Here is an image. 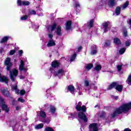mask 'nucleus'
<instances>
[{"label":"nucleus","mask_w":131,"mask_h":131,"mask_svg":"<svg viewBox=\"0 0 131 131\" xmlns=\"http://www.w3.org/2000/svg\"><path fill=\"white\" fill-rule=\"evenodd\" d=\"M131 109V102H128L127 103H125L122 105L120 107L117 108L115 110V111L111 114V117L112 118L115 117L116 115L118 114H120L122 113V112H124L126 113V112H128L129 110Z\"/></svg>","instance_id":"f257e3e1"},{"label":"nucleus","mask_w":131,"mask_h":131,"mask_svg":"<svg viewBox=\"0 0 131 131\" xmlns=\"http://www.w3.org/2000/svg\"><path fill=\"white\" fill-rule=\"evenodd\" d=\"M59 63L58 61H53L51 63V66L52 68L50 69V71L51 73L54 74L55 76H58V77H61V76H63L64 74V71L63 69H60L57 71L55 70V68L59 67Z\"/></svg>","instance_id":"f03ea898"},{"label":"nucleus","mask_w":131,"mask_h":131,"mask_svg":"<svg viewBox=\"0 0 131 131\" xmlns=\"http://www.w3.org/2000/svg\"><path fill=\"white\" fill-rule=\"evenodd\" d=\"M115 0H101L97 3V7L99 9H101L103 6H105V5L108 4V6H114L115 4Z\"/></svg>","instance_id":"7ed1b4c3"},{"label":"nucleus","mask_w":131,"mask_h":131,"mask_svg":"<svg viewBox=\"0 0 131 131\" xmlns=\"http://www.w3.org/2000/svg\"><path fill=\"white\" fill-rule=\"evenodd\" d=\"M57 27V24H53L52 25L49 26L48 27V36L50 38V39H52L53 38V31H54L56 28Z\"/></svg>","instance_id":"20e7f679"},{"label":"nucleus","mask_w":131,"mask_h":131,"mask_svg":"<svg viewBox=\"0 0 131 131\" xmlns=\"http://www.w3.org/2000/svg\"><path fill=\"white\" fill-rule=\"evenodd\" d=\"M18 70L16 69H13L10 71V77L12 81H15V80H16V77H17V75H18Z\"/></svg>","instance_id":"39448f33"},{"label":"nucleus","mask_w":131,"mask_h":131,"mask_svg":"<svg viewBox=\"0 0 131 131\" xmlns=\"http://www.w3.org/2000/svg\"><path fill=\"white\" fill-rule=\"evenodd\" d=\"M113 88H116V90L118 92H122V89H123V86L121 85H119L117 83H112L110 86L107 88V90H111L113 89Z\"/></svg>","instance_id":"423d86ee"},{"label":"nucleus","mask_w":131,"mask_h":131,"mask_svg":"<svg viewBox=\"0 0 131 131\" xmlns=\"http://www.w3.org/2000/svg\"><path fill=\"white\" fill-rule=\"evenodd\" d=\"M0 106L2 107V108L4 111H5V112H9V107H8V105L6 104L5 103V101H4V98H2L0 96Z\"/></svg>","instance_id":"0eeeda50"},{"label":"nucleus","mask_w":131,"mask_h":131,"mask_svg":"<svg viewBox=\"0 0 131 131\" xmlns=\"http://www.w3.org/2000/svg\"><path fill=\"white\" fill-rule=\"evenodd\" d=\"M81 105H82V103H81V102H79L78 103V104L76 106V109L77 111H82V112H85V111H86L85 106L83 105L81 107Z\"/></svg>","instance_id":"6e6552de"},{"label":"nucleus","mask_w":131,"mask_h":131,"mask_svg":"<svg viewBox=\"0 0 131 131\" xmlns=\"http://www.w3.org/2000/svg\"><path fill=\"white\" fill-rule=\"evenodd\" d=\"M109 24V21L105 22L102 24L101 29L103 32V33H105L109 31V27H108Z\"/></svg>","instance_id":"1a4fd4ad"},{"label":"nucleus","mask_w":131,"mask_h":131,"mask_svg":"<svg viewBox=\"0 0 131 131\" xmlns=\"http://www.w3.org/2000/svg\"><path fill=\"white\" fill-rule=\"evenodd\" d=\"M17 85L15 86H12V89L14 91H15L16 94H17V95H19V94L20 95V96H23L26 93L25 91L24 90H22L20 91V92L17 89Z\"/></svg>","instance_id":"9d476101"},{"label":"nucleus","mask_w":131,"mask_h":131,"mask_svg":"<svg viewBox=\"0 0 131 131\" xmlns=\"http://www.w3.org/2000/svg\"><path fill=\"white\" fill-rule=\"evenodd\" d=\"M5 64L6 66H7V70H10V68L12 66V63L11 62V58L10 57H8L6 59L5 61Z\"/></svg>","instance_id":"9b49d317"},{"label":"nucleus","mask_w":131,"mask_h":131,"mask_svg":"<svg viewBox=\"0 0 131 131\" xmlns=\"http://www.w3.org/2000/svg\"><path fill=\"white\" fill-rule=\"evenodd\" d=\"M78 116L81 120H83L84 122H88V118L83 113H79Z\"/></svg>","instance_id":"f8f14e48"},{"label":"nucleus","mask_w":131,"mask_h":131,"mask_svg":"<svg viewBox=\"0 0 131 131\" xmlns=\"http://www.w3.org/2000/svg\"><path fill=\"white\" fill-rule=\"evenodd\" d=\"M17 4L18 6H29L30 2L29 1H22L21 0H17Z\"/></svg>","instance_id":"ddd939ff"},{"label":"nucleus","mask_w":131,"mask_h":131,"mask_svg":"<svg viewBox=\"0 0 131 131\" xmlns=\"http://www.w3.org/2000/svg\"><path fill=\"white\" fill-rule=\"evenodd\" d=\"M90 131H98V124L97 123H92L89 126Z\"/></svg>","instance_id":"4468645a"},{"label":"nucleus","mask_w":131,"mask_h":131,"mask_svg":"<svg viewBox=\"0 0 131 131\" xmlns=\"http://www.w3.org/2000/svg\"><path fill=\"white\" fill-rule=\"evenodd\" d=\"M56 46V41L53 39H50L47 43V47L49 48L51 47H54Z\"/></svg>","instance_id":"2eb2a0df"},{"label":"nucleus","mask_w":131,"mask_h":131,"mask_svg":"<svg viewBox=\"0 0 131 131\" xmlns=\"http://www.w3.org/2000/svg\"><path fill=\"white\" fill-rule=\"evenodd\" d=\"M19 69L20 71H24L25 72L27 71V69L24 67V61H23L22 60H20V64L19 67Z\"/></svg>","instance_id":"dca6fc26"},{"label":"nucleus","mask_w":131,"mask_h":131,"mask_svg":"<svg viewBox=\"0 0 131 131\" xmlns=\"http://www.w3.org/2000/svg\"><path fill=\"white\" fill-rule=\"evenodd\" d=\"M0 81L1 82L8 83V82H9V80L7 77L5 76H2V74L0 73Z\"/></svg>","instance_id":"f3484780"},{"label":"nucleus","mask_w":131,"mask_h":131,"mask_svg":"<svg viewBox=\"0 0 131 131\" xmlns=\"http://www.w3.org/2000/svg\"><path fill=\"white\" fill-rule=\"evenodd\" d=\"M71 21L69 20L66 22L65 24V26H66V30H70L71 29L72 26H71Z\"/></svg>","instance_id":"a211bd4d"},{"label":"nucleus","mask_w":131,"mask_h":131,"mask_svg":"<svg viewBox=\"0 0 131 131\" xmlns=\"http://www.w3.org/2000/svg\"><path fill=\"white\" fill-rule=\"evenodd\" d=\"M39 120L40 121L41 119H43L47 117V114H46V112L43 111H41L39 114Z\"/></svg>","instance_id":"6ab92c4d"},{"label":"nucleus","mask_w":131,"mask_h":131,"mask_svg":"<svg viewBox=\"0 0 131 131\" xmlns=\"http://www.w3.org/2000/svg\"><path fill=\"white\" fill-rule=\"evenodd\" d=\"M9 38H10L9 36L3 37L0 41L1 43H3L4 42H7Z\"/></svg>","instance_id":"aec40b11"},{"label":"nucleus","mask_w":131,"mask_h":131,"mask_svg":"<svg viewBox=\"0 0 131 131\" xmlns=\"http://www.w3.org/2000/svg\"><path fill=\"white\" fill-rule=\"evenodd\" d=\"M61 26H57V27L56 28V33L57 34V35H62V33H61Z\"/></svg>","instance_id":"412c9836"},{"label":"nucleus","mask_w":131,"mask_h":131,"mask_svg":"<svg viewBox=\"0 0 131 131\" xmlns=\"http://www.w3.org/2000/svg\"><path fill=\"white\" fill-rule=\"evenodd\" d=\"M75 58H76V54H74L71 56L69 59H68V62H73V61L75 60Z\"/></svg>","instance_id":"4be33fe9"},{"label":"nucleus","mask_w":131,"mask_h":131,"mask_svg":"<svg viewBox=\"0 0 131 131\" xmlns=\"http://www.w3.org/2000/svg\"><path fill=\"white\" fill-rule=\"evenodd\" d=\"M43 127V123H40L35 126V129H40Z\"/></svg>","instance_id":"5701e85b"},{"label":"nucleus","mask_w":131,"mask_h":131,"mask_svg":"<svg viewBox=\"0 0 131 131\" xmlns=\"http://www.w3.org/2000/svg\"><path fill=\"white\" fill-rule=\"evenodd\" d=\"M93 64L92 63L87 64L85 67V70L87 71H89V70H90V69H92V68H93Z\"/></svg>","instance_id":"b1692460"},{"label":"nucleus","mask_w":131,"mask_h":131,"mask_svg":"<svg viewBox=\"0 0 131 131\" xmlns=\"http://www.w3.org/2000/svg\"><path fill=\"white\" fill-rule=\"evenodd\" d=\"M114 42L115 45H117V46L120 45V40L118 38H115L114 39Z\"/></svg>","instance_id":"393cba45"},{"label":"nucleus","mask_w":131,"mask_h":131,"mask_svg":"<svg viewBox=\"0 0 131 131\" xmlns=\"http://www.w3.org/2000/svg\"><path fill=\"white\" fill-rule=\"evenodd\" d=\"M40 121L41 122H44V123H49L50 122V121H51V119H50L49 118L46 119V118H45L44 119H41L40 120Z\"/></svg>","instance_id":"a878e982"},{"label":"nucleus","mask_w":131,"mask_h":131,"mask_svg":"<svg viewBox=\"0 0 131 131\" xmlns=\"http://www.w3.org/2000/svg\"><path fill=\"white\" fill-rule=\"evenodd\" d=\"M68 90L71 92L72 94H74V86L73 85H70L68 86Z\"/></svg>","instance_id":"bb28decb"},{"label":"nucleus","mask_w":131,"mask_h":131,"mask_svg":"<svg viewBox=\"0 0 131 131\" xmlns=\"http://www.w3.org/2000/svg\"><path fill=\"white\" fill-rule=\"evenodd\" d=\"M94 69L96 71H100V70L102 69V66H101V64H97L95 66Z\"/></svg>","instance_id":"cd10ccee"},{"label":"nucleus","mask_w":131,"mask_h":131,"mask_svg":"<svg viewBox=\"0 0 131 131\" xmlns=\"http://www.w3.org/2000/svg\"><path fill=\"white\" fill-rule=\"evenodd\" d=\"M50 112L52 114H54L56 112V107L54 106H50Z\"/></svg>","instance_id":"c85d7f7f"},{"label":"nucleus","mask_w":131,"mask_h":131,"mask_svg":"<svg viewBox=\"0 0 131 131\" xmlns=\"http://www.w3.org/2000/svg\"><path fill=\"white\" fill-rule=\"evenodd\" d=\"M87 25L88 27L92 28L93 25H94V19H91L88 24Z\"/></svg>","instance_id":"c756f323"},{"label":"nucleus","mask_w":131,"mask_h":131,"mask_svg":"<svg viewBox=\"0 0 131 131\" xmlns=\"http://www.w3.org/2000/svg\"><path fill=\"white\" fill-rule=\"evenodd\" d=\"M2 93L4 96H8V95H9V91L8 90H2Z\"/></svg>","instance_id":"7c9ffc66"},{"label":"nucleus","mask_w":131,"mask_h":131,"mask_svg":"<svg viewBox=\"0 0 131 131\" xmlns=\"http://www.w3.org/2000/svg\"><path fill=\"white\" fill-rule=\"evenodd\" d=\"M116 14L117 16H118V15H119V14H120V8L119 7H117L116 9Z\"/></svg>","instance_id":"2f4dec72"},{"label":"nucleus","mask_w":131,"mask_h":131,"mask_svg":"<svg viewBox=\"0 0 131 131\" xmlns=\"http://www.w3.org/2000/svg\"><path fill=\"white\" fill-rule=\"evenodd\" d=\"M125 48H122L119 51V53L120 55H122L123 54H124V52H125Z\"/></svg>","instance_id":"473e14b6"},{"label":"nucleus","mask_w":131,"mask_h":131,"mask_svg":"<svg viewBox=\"0 0 131 131\" xmlns=\"http://www.w3.org/2000/svg\"><path fill=\"white\" fill-rule=\"evenodd\" d=\"M95 49L92 50L91 52V54L92 55H96V54H97V48L96 47V46H94Z\"/></svg>","instance_id":"72a5a7b5"},{"label":"nucleus","mask_w":131,"mask_h":131,"mask_svg":"<svg viewBox=\"0 0 131 131\" xmlns=\"http://www.w3.org/2000/svg\"><path fill=\"white\" fill-rule=\"evenodd\" d=\"M36 14V12L35 11L32 10H29V15H35Z\"/></svg>","instance_id":"f704fd0d"},{"label":"nucleus","mask_w":131,"mask_h":131,"mask_svg":"<svg viewBox=\"0 0 131 131\" xmlns=\"http://www.w3.org/2000/svg\"><path fill=\"white\" fill-rule=\"evenodd\" d=\"M28 18V16L27 15H24L20 17V20H22L23 21H25V20H27Z\"/></svg>","instance_id":"c9c22d12"},{"label":"nucleus","mask_w":131,"mask_h":131,"mask_svg":"<svg viewBox=\"0 0 131 131\" xmlns=\"http://www.w3.org/2000/svg\"><path fill=\"white\" fill-rule=\"evenodd\" d=\"M111 43V42L110 40H106L105 42V47H109Z\"/></svg>","instance_id":"e433bc0d"},{"label":"nucleus","mask_w":131,"mask_h":131,"mask_svg":"<svg viewBox=\"0 0 131 131\" xmlns=\"http://www.w3.org/2000/svg\"><path fill=\"white\" fill-rule=\"evenodd\" d=\"M129 4V3L128 2V1H126V3L123 6V9H125V8H126L127 6H128Z\"/></svg>","instance_id":"4c0bfd02"},{"label":"nucleus","mask_w":131,"mask_h":131,"mask_svg":"<svg viewBox=\"0 0 131 131\" xmlns=\"http://www.w3.org/2000/svg\"><path fill=\"white\" fill-rule=\"evenodd\" d=\"M45 131H54V129H53V128H52L50 127H47L45 128Z\"/></svg>","instance_id":"58836bf2"},{"label":"nucleus","mask_w":131,"mask_h":131,"mask_svg":"<svg viewBox=\"0 0 131 131\" xmlns=\"http://www.w3.org/2000/svg\"><path fill=\"white\" fill-rule=\"evenodd\" d=\"M18 102H21V103H24L25 102V100L23 99L22 98H19L18 99Z\"/></svg>","instance_id":"ea45409f"},{"label":"nucleus","mask_w":131,"mask_h":131,"mask_svg":"<svg viewBox=\"0 0 131 131\" xmlns=\"http://www.w3.org/2000/svg\"><path fill=\"white\" fill-rule=\"evenodd\" d=\"M84 85L85 86H89V85H90V82H89L88 80H85L84 81Z\"/></svg>","instance_id":"a19ab883"},{"label":"nucleus","mask_w":131,"mask_h":131,"mask_svg":"<svg viewBox=\"0 0 131 131\" xmlns=\"http://www.w3.org/2000/svg\"><path fill=\"white\" fill-rule=\"evenodd\" d=\"M117 68L118 71H120V70H121V68H122V65H118L117 67Z\"/></svg>","instance_id":"79ce46f5"},{"label":"nucleus","mask_w":131,"mask_h":131,"mask_svg":"<svg viewBox=\"0 0 131 131\" xmlns=\"http://www.w3.org/2000/svg\"><path fill=\"white\" fill-rule=\"evenodd\" d=\"M15 53H16V51L15 50H11V51H10V55H14L15 54Z\"/></svg>","instance_id":"37998d69"},{"label":"nucleus","mask_w":131,"mask_h":131,"mask_svg":"<svg viewBox=\"0 0 131 131\" xmlns=\"http://www.w3.org/2000/svg\"><path fill=\"white\" fill-rule=\"evenodd\" d=\"M75 7L76 8H79V7H80L79 3L78 2L75 3Z\"/></svg>","instance_id":"c03bdc74"},{"label":"nucleus","mask_w":131,"mask_h":131,"mask_svg":"<svg viewBox=\"0 0 131 131\" xmlns=\"http://www.w3.org/2000/svg\"><path fill=\"white\" fill-rule=\"evenodd\" d=\"M18 53H19V55H20V56H21L22 54H23V50H19L18 51Z\"/></svg>","instance_id":"a18cd8bd"},{"label":"nucleus","mask_w":131,"mask_h":131,"mask_svg":"<svg viewBox=\"0 0 131 131\" xmlns=\"http://www.w3.org/2000/svg\"><path fill=\"white\" fill-rule=\"evenodd\" d=\"M123 34H124V36H127V31H124Z\"/></svg>","instance_id":"49530a36"},{"label":"nucleus","mask_w":131,"mask_h":131,"mask_svg":"<svg viewBox=\"0 0 131 131\" xmlns=\"http://www.w3.org/2000/svg\"><path fill=\"white\" fill-rule=\"evenodd\" d=\"M19 78L20 79H24V78H25V77L24 76L20 75L19 76Z\"/></svg>","instance_id":"de8ad7c7"},{"label":"nucleus","mask_w":131,"mask_h":131,"mask_svg":"<svg viewBox=\"0 0 131 131\" xmlns=\"http://www.w3.org/2000/svg\"><path fill=\"white\" fill-rule=\"evenodd\" d=\"M91 86H93V88H94V89H95V90H96V89H97V86H95V84H92Z\"/></svg>","instance_id":"09e8293b"},{"label":"nucleus","mask_w":131,"mask_h":131,"mask_svg":"<svg viewBox=\"0 0 131 131\" xmlns=\"http://www.w3.org/2000/svg\"><path fill=\"white\" fill-rule=\"evenodd\" d=\"M130 45V43L129 42H126V47H128Z\"/></svg>","instance_id":"8fccbe9b"},{"label":"nucleus","mask_w":131,"mask_h":131,"mask_svg":"<svg viewBox=\"0 0 131 131\" xmlns=\"http://www.w3.org/2000/svg\"><path fill=\"white\" fill-rule=\"evenodd\" d=\"M81 49H82L81 47H79V48H78V52H80V51L81 50Z\"/></svg>","instance_id":"3c124183"},{"label":"nucleus","mask_w":131,"mask_h":131,"mask_svg":"<svg viewBox=\"0 0 131 131\" xmlns=\"http://www.w3.org/2000/svg\"><path fill=\"white\" fill-rule=\"evenodd\" d=\"M70 117L71 118H74V117H75V116H74V115H73V114H71V116Z\"/></svg>","instance_id":"603ef678"},{"label":"nucleus","mask_w":131,"mask_h":131,"mask_svg":"<svg viewBox=\"0 0 131 131\" xmlns=\"http://www.w3.org/2000/svg\"><path fill=\"white\" fill-rule=\"evenodd\" d=\"M124 131H131V130L129 128H126L124 130Z\"/></svg>","instance_id":"864d4df0"},{"label":"nucleus","mask_w":131,"mask_h":131,"mask_svg":"<svg viewBox=\"0 0 131 131\" xmlns=\"http://www.w3.org/2000/svg\"><path fill=\"white\" fill-rule=\"evenodd\" d=\"M114 99H115V100H118V96H115V97H114Z\"/></svg>","instance_id":"5fc2aeb1"},{"label":"nucleus","mask_w":131,"mask_h":131,"mask_svg":"<svg viewBox=\"0 0 131 131\" xmlns=\"http://www.w3.org/2000/svg\"><path fill=\"white\" fill-rule=\"evenodd\" d=\"M20 110V107H18V106H17V107H16V110L18 111V110Z\"/></svg>","instance_id":"6e6d98bb"},{"label":"nucleus","mask_w":131,"mask_h":131,"mask_svg":"<svg viewBox=\"0 0 131 131\" xmlns=\"http://www.w3.org/2000/svg\"><path fill=\"white\" fill-rule=\"evenodd\" d=\"M39 15V16H42V14H38Z\"/></svg>","instance_id":"4d7b16f0"},{"label":"nucleus","mask_w":131,"mask_h":131,"mask_svg":"<svg viewBox=\"0 0 131 131\" xmlns=\"http://www.w3.org/2000/svg\"><path fill=\"white\" fill-rule=\"evenodd\" d=\"M114 131H119L118 130H117V129H115Z\"/></svg>","instance_id":"13d9d810"},{"label":"nucleus","mask_w":131,"mask_h":131,"mask_svg":"<svg viewBox=\"0 0 131 131\" xmlns=\"http://www.w3.org/2000/svg\"><path fill=\"white\" fill-rule=\"evenodd\" d=\"M2 112V110L0 108V113Z\"/></svg>","instance_id":"bf43d9fd"},{"label":"nucleus","mask_w":131,"mask_h":131,"mask_svg":"<svg viewBox=\"0 0 131 131\" xmlns=\"http://www.w3.org/2000/svg\"><path fill=\"white\" fill-rule=\"evenodd\" d=\"M77 90H78V91H79V88H77Z\"/></svg>","instance_id":"052dcab7"},{"label":"nucleus","mask_w":131,"mask_h":131,"mask_svg":"<svg viewBox=\"0 0 131 131\" xmlns=\"http://www.w3.org/2000/svg\"><path fill=\"white\" fill-rule=\"evenodd\" d=\"M79 95H81V94H79Z\"/></svg>","instance_id":"680f3d73"}]
</instances>
